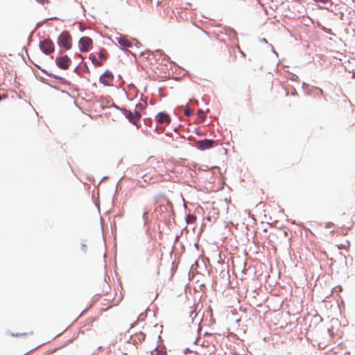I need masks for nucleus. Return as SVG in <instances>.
<instances>
[{
  "label": "nucleus",
  "instance_id": "1",
  "mask_svg": "<svg viewBox=\"0 0 355 355\" xmlns=\"http://www.w3.org/2000/svg\"><path fill=\"white\" fill-rule=\"evenodd\" d=\"M146 172L142 179L147 184H155L162 181V178L166 173L165 164L162 159L150 157L146 163Z\"/></svg>",
  "mask_w": 355,
  "mask_h": 355
},
{
  "label": "nucleus",
  "instance_id": "2",
  "mask_svg": "<svg viewBox=\"0 0 355 355\" xmlns=\"http://www.w3.org/2000/svg\"><path fill=\"white\" fill-rule=\"evenodd\" d=\"M57 42L64 51L69 50L72 46V37L68 31H63L58 37Z\"/></svg>",
  "mask_w": 355,
  "mask_h": 355
},
{
  "label": "nucleus",
  "instance_id": "3",
  "mask_svg": "<svg viewBox=\"0 0 355 355\" xmlns=\"http://www.w3.org/2000/svg\"><path fill=\"white\" fill-rule=\"evenodd\" d=\"M107 58V54L103 51H99L97 53V56L94 53H91L89 55V59L96 67H101Z\"/></svg>",
  "mask_w": 355,
  "mask_h": 355
},
{
  "label": "nucleus",
  "instance_id": "4",
  "mask_svg": "<svg viewBox=\"0 0 355 355\" xmlns=\"http://www.w3.org/2000/svg\"><path fill=\"white\" fill-rule=\"evenodd\" d=\"M123 114L125 116L127 119H128L129 121L137 126L139 128V123L140 121L141 115L139 111H135L134 112L124 110Z\"/></svg>",
  "mask_w": 355,
  "mask_h": 355
},
{
  "label": "nucleus",
  "instance_id": "5",
  "mask_svg": "<svg viewBox=\"0 0 355 355\" xmlns=\"http://www.w3.org/2000/svg\"><path fill=\"white\" fill-rule=\"evenodd\" d=\"M40 47L42 51L46 55L52 53L55 49L54 44L49 38H46L43 41H41L40 43Z\"/></svg>",
  "mask_w": 355,
  "mask_h": 355
},
{
  "label": "nucleus",
  "instance_id": "6",
  "mask_svg": "<svg viewBox=\"0 0 355 355\" xmlns=\"http://www.w3.org/2000/svg\"><path fill=\"white\" fill-rule=\"evenodd\" d=\"M55 62L60 69L67 70L71 66V60L68 55H64L56 58Z\"/></svg>",
  "mask_w": 355,
  "mask_h": 355
},
{
  "label": "nucleus",
  "instance_id": "7",
  "mask_svg": "<svg viewBox=\"0 0 355 355\" xmlns=\"http://www.w3.org/2000/svg\"><path fill=\"white\" fill-rule=\"evenodd\" d=\"M92 40L89 37H83L79 40L80 50L82 52H87L92 48Z\"/></svg>",
  "mask_w": 355,
  "mask_h": 355
},
{
  "label": "nucleus",
  "instance_id": "8",
  "mask_svg": "<svg viewBox=\"0 0 355 355\" xmlns=\"http://www.w3.org/2000/svg\"><path fill=\"white\" fill-rule=\"evenodd\" d=\"M99 80L103 85L105 86H111L112 85L114 80V76L112 72L106 71L102 76H101Z\"/></svg>",
  "mask_w": 355,
  "mask_h": 355
},
{
  "label": "nucleus",
  "instance_id": "9",
  "mask_svg": "<svg viewBox=\"0 0 355 355\" xmlns=\"http://www.w3.org/2000/svg\"><path fill=\"white\" fill-rule=\"evenodd\" d=\"M155 121L156 123L161 124V125H168L171 122L170 116L168 114L164 112H159L156 116H155Z\"/></svg>",
  "mask_w": 355,
  "mask_h": 355
},
{
  "label": "nucleus",
  "instance_id": "10",
  "mask_svg": "<svg viewBox=\"0 0 355 355\" xmlns=\"http://www.w3.org/2000/svg\"><path fill=\"white\" fill-rule=\"evenodd\" d=\"M214 141L211 139H204L197 142L198 149L204 150L213 147Z\"/></svg>",
  "mask_w": 355,
  "mask_h": 355
},
{
  "label": "nucleus",
  "instance_id": "11",
  "mask_svg": "<svg viewBox=\"0 0 355 355\" xmlns=\"http://www.w3.org/2000/svg\"><path fill=\"white\" fill-rule=\"evenodd\" d=\"M118 43L123 48H129L132 46V43L125 36L116 37Z\"/></svg>",
  "mask_w": 355,
  "mask_h": 355
},
{
  "label": "nucleus",
  "instance_id": "12",
  "mask_svg": "<svg viewBox=\"0 0 355 355\" xmlns=\"http://www.w3.org/2000/svg\"><path fill=\"white\" fill-rule=\"evenodd\" d=\"M146 335L143 332H139L134 335L133 340L135 343H142L145 340Z\"/></svg>",
  "mask_w": 355,
  "mask_h": 355
},
{
  "label": "nucleus",
  "instance_id": "13",
  "mask_svg": "<svg viewBox=\"0 0 355 355\" xmlns=\"http://www.w3.org/2000/svg\"><path fill=\"white\" fill-rule=\"evenodd\" d=\"M196 220V217L194 215H188L187 216V223H193Z\"/></svg>",
  "mask_w": 355,
  "mask_h": 355
},
{
  "label": "nucleus",
  "instance_id": "14",
  "mask_svg": "<svg viewBox=\"0 0 355 355\" xmlns=\"http://www.w3.org/2000/svg\"><path fill=\"white\" fill-rule=\"evenodd\" d=\"M146 105V103L144 104L141 103L137 104V105H136V108L137 110V111L142 110L143 109H144Z\"/></svg>",
  "mask_w": 355,
  "mask_h": 355
},
{
  "label": "nucleus",
  "instance_id": "15",
  "mask_svg": "<svg viewBox=\"0 0 355 355\" xmlns=\"http://www.w3.org/2000/svg\"><path fill=\"white\" fill-rule=\"evenodd\" d=\"M184 114L186 116H190L192 114V110L187 107L184 111Z\"/></svg>",
  "mask_w": 355,
  "mask_h": 355
},
{
  "label": "nucleus",
  "instance_id": "16",
  "mask_svg": "<svg viewBox=\"0 0 355 355\" xmlns=\"http://www.w3.org/2000/svg\"><path fill=\"white\" fill-rule=\"evenodd\" d=\"M198 115L199 118H201L202 120H204L205 118L206 117V115L205 114L204 112L202 110L198 111Z\"/></svg>",
  "mask_w": 355,
  "mask_h": 355
},
{
  "label": "nucleus",
  "instance_id": "17",
  "mask_svg": "<svg viewBox=\"0 0 355 355\" xmlns=\"http://www.w3.org/2000/svg\"><path fill=\"white\" fill-rule=\"evenodd\" d=\"M349 246V243L348 241H347L345 244H341V245H338V248L339 249H346Z\"/></svg>",
  "mask_w": 355,
  "mask_h": 355
},
{
  "label": "nucleus",
  "instance_id": "18",
  "mask_svg": "<svg viewBox=\"0 0 355 355\" xmlns=\"http://www.w3.org/2000/svg\"><path fill=\"white\" fill-rule=\"evenodd\" d=\"M130 169L132 171L138 172L139 166H133Z\"/></svg>",
  "mask_w": 355,
  "mask_h": 355
},
{
  "label": "nucleus",
  "instance_id": "19",
  "mask_svg": "<svg viewBox=\"0 0 355 355\" xmlns=\"http://www.w3.org/2000/svg\"><path fill=\"white\" fill-rule=\"evenodd\" d=\"M316 2H320L322 3H327L329 1V0H314Z\"/></svg>",
  "mask_w": 355,
  "mask_h": 355
},
{
  "label": "nucleus",
  "instance_id": "20",
  "mask_svg": "<svg viewBox=\"0 0 355 355\" xmlns=\"http://www.w3.org/2000/svg\"><path fill=\"white\" fill-rule=\"evenodd\" d=\"M27 334H26V333H24V334H12V335L15 336H26Z\"/></svg>",
  "mask_w": 355,
  "mask_h": 355
},
{
  "label": "nucleus",
  "instance_id": "21",
  "mask_svg": "<svg viewBox=\"0 0 355 355\" xmlns=\"http://www.w3.org/2000/svg\"><path fill=\"white\" fill-rule=\"evenodd\" d=\"M38 2L44 4L46 2H48V0H37Z\"/></svg>",
  "mask_w": 355,
  "mask_h": 355
},
{
  "label": "nucleus",
  "instance_id": "22",
  "mask_svg": "<svg viewBox=\"0 0 355 355\" xmlns=\"http://www.w3.org/2000/svg\"><path fill=\"white\" fill-rule=\"evenodd\" d=\"M86 248H87L86 245H85V244L82 245V248H83V250H86Z\"/></svg>",
  "mask_w": 355,
  "mask_h": 355
},
{
  "label": "nucleus",
  "instance_id": "23",
  "mask_svg": "<svg viewBox=\"0 0 355 355\" xmlns=\"http://www.w3.org/2000/svg\"><path fill=\"white\" fill-rule=\"evenodd\" d=\"M193 311H191V314H190V316L192 317L193 316Z\"/></svg>",
  "mask_w": 355,
  "mask_h": 355
}]
</instances>
